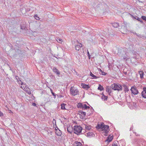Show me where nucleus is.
I'll use <instances>...</instances> for the list:
<instances>
[{
  "label": "nucleus",
  "mask_w": 146,
  "mask_h": 146,
  "mask_svg": "<svg viewBox=\"0 0 146 146\" xmlns=\"http://www.w3.org/2000/svg\"><path fill=\"white\" fill-rule=\"evenodd\" d=\"M90 76L93 77L92 78H91L92 79H96L99 78L98 77L93 74L91 72H90Z\"/></svg>",
  "instance_id": "obj_13"
},
{
  "label": "nucleus",
  "mask_w": 146,
  "mask_h": 146,
  "mask_svg": "<svg viewBox=\"0 0 146 146\" xmlns=\"http://www.w3.org/2000/svg\"><path fill=\"white\" fill-rule=\"evenodd\" d=\"M112 26L115 28H117L119 26V24L118 23H115L112 24Z\"/></svg>",
  "instance_id": "obj_20"
},
{
  "label": "nucleus",
  "mask_w": 146,
  "mask_h": 146,
  "mask_svg": "<svg viewBox=\"0 0 146 146\" xmlns=\"http://www.w3.org/2000/svg\"><path fill=\"white\" fill-rule=\"evenodd\" d=\"M87 53H88V56L89 57H90V54L89 53V52H88Z\"/></svg>",
  "instance_id": "obj_41"
},
{
  "label": "nucleus",
  "mask_w": 146,
  "mask_h": 146,
  "mask_svg": "<svg viewBox=\"0 0 146 146\" xmlns=\"http://www.w3.org/2000/svg\"><path fill=\"white\" fill-rule=\"evenodd\" d=\"M79 44L76 45L75 47V49L77 50H79L80 48L82 47V45L81 43H79Z\"/></svg>",
  "instance_id": "obj_8"
},
{
  "label": "nucleus",
  "mask_w": 146,
  "mask_h": 146,
  "mask_svg": "<svg viewBox=\"0 0 146 146\" xmlns=\"http://www.w3.org/2000/svg\"><path fill=\"white\" fill-rule=\"evenodd\" d=\"M88 136H93L94 135V134L92 132H89L87 134Z\"/></svg>",
  "instance_id": "obj_18"
},
{
  "label": "nucleus",
  "mask_w": 146,
  "mask_h": 146,
  "mask_svg": "<svg viewBox=\"0 0 146 146\" xmlns=\"http://www.w3.org/2000/svg\"><path fill=\"white\" fill-rule=\"evenodd\" d=\"M53 71L56 73V74L59 76L60 74V72L55 67H53L52 68Z\"/></svg>",
  "instance_id": "obj_5"
},
{
  "label": "nucleus",
  "mask_w": 146,
  "mask_h": 146,
  "mask_svg": "<svg viewBox=\"0 0 146 146\" xmlns=\"http://www.w3.org/2000/svg\"><path fill=\"white\" fill-rule=\"evenodd\" d=\"M81 108H82L83 110V109H87L90 108V107L88 106H87V105L85 104H82V106Z\"/></svg>",
  "instance_id": "obj_12"
},
{
  "label": "nucleus",
  "mask_w": 146,
  "mask_h": 146,
  "mask_svg": "<svg viewBox=\"0 0 146 146\" xmlns=\"http://www.w3.org/2000/svg\"><path fill=\"white\" fill-rule=\"evenodd\" d=\"M139 92H131V95L132 96H134V95L137 94Z\"/></svg>",
  "instance_id": "obj_27"
},
{
  "label": "nucleus",
  "mask_w": 146,
  "mask_h": 146,
  "mask_svg": "<svg viewBox=\"0 0 146 146\" xmlns=\"http://www.w3.org/2000/svg\"><path fill=\"white\" fill-rule=\"evenodd\" d=\"M67 130L68 132L71 133L73 131V129L72 127H68Z\"/></svg>",
  "instance_id": "obj_14"
},
{
  "label": "nucleus",
  "mask_w": 146,
  "mask_h": 146,
  "mask_svg": "<svg viewBox=\"0 0 146 146\" xmlns=\"http://www.w3.org/2000/svg\"><path fill=\"white\" fill-rule=\"evenodd\" d=\"M55 130L56 131V133L57 135L60 136L61 135V132L60 130L59 129H56V128Z\"/></svg>",
  "instance_id": "obj_11"
},
{
  "label": "nucleus",
  "mask_w": 146,
  "mask_h": 146,
  "mask_svg": "<svg viewBox=\"0 0 146 146\" xmlns=\"http://www.w3.org/2000/svg\"><path fill=\"white\" fill-rule=\"evenodd\" d=\"M141 94L143 98H146V92H142Z\"/></svg>",
  "instance_id": "obj_23"
},
{
  "label": "nucleus",
  "mask_w": 146,
  "mask_h": 146,
  "mask_svg": "<svg viewBox=\"0 0 146 146\" xmlns=\"http://www.w3.org/2000/svg\"><path fill=\"white\" fill-rule=\"evenodd\" d=\"M78 92H70V94L73 96H75L78 94Z\"/></svg>",
  "instance_id": "obj_22"
},
{
  "label": "nucleus",
  "mask_w": 146,
  "mask_h": 146,
  "mask_svg": "<svg viewBox=\"0 0 146 146\" xmlns=\"http://www.w3.org/2000/svg\"><path fill=\"white\" fill-rule=\"evenodd\" d=\"M139 73L140 75V78L141 79H142L143 78V76L144 75V74L143 72L142 71H140L139 72Z\"/></svg>",
  "instance_id": "obj_16"
},
{
  "label": "nucleus",
  "mask_w": 146,
  "mask_h": 146,
  "mask_svg": "<svg viewBox=\"0 0 146 146\" xmlns=\"http://www.w3.org/2000/svg\"><path fill=\"white\" fill-rule=\"evenodd\" d=\"M82 104L81 103H79L78 105H77V107L78 108H81L82 106Z\"/></svg>",
  "instance_id": "obj_29"
},
{
  "label": "nucleus",
  "mask_w": 146,
  "mask_h": 146,
  "mask_svg": "<svg viewBox=\"0 0 146 146\" xmlns=\"http://www.w3.org/2000/svg\"><path fill=\"white\" fill-rule=\"evenodd\" d=\"M106 74L104 72H102V75H105Z\"/></svg>",
  "instance_id": "obj_43"
},
{
  "label": "nucleus",
  "mask_w": 146,
  "mask_h": 146,
  "mask_svg": "<svg viewBox=\"0 0 146 146\" xmlns=\"http://www.w3.org/2000/svg\"><path fill=\"white\" fill-rule=\"evenodd\" d=\"M35 19L37 20H39V19H40V18L39 17H38V16H37V15H35Z\"/></svg>",
  "instance_id": "obj_31"
},
{
  "label": "nucleus",
  "mask_w": 146,
  "mask_h": 146,
  "mask_svg": "<svg viewBox=\"0 0 146 146\" xmlns=\"http://www.w3.org/2000/svg\"><path fill=\"white\" fill-rule=\"evenodd\" d=\"M143 91H146V88H143Z\"/></svg>",
  "instance_id": "obj_39"
},
{
  "label": "nucleus",
  "mask_w": 146,
  "mask_h": 146,
  "mask_svg": "<svg viewBox=\"0 0 146 146\" xmlns=\"http://www.w3.org/2000/svg\"><path fill=\"white\" fill-rule=\"evenodd\" d=\"M79 112L83 115L82 116L83 117H84L86 115V113L85 112H83L81 111H80Z\"/></svg>",
  "instance_id": "obj_25"
},
{
  "label": "nucleus",
  "mask_w": 146,
  "mask_h": 146,
  "mask_svg": "<svg viewBox=\"0 0 146 146\" xmlns=\"http://www.w3.org/2000/svg\"><path fill=\"white\" fill-rule=\"evenodd\" d=\"M136 19L138 21H140L141 23H143V21H142V20L140 18H139V17H137Z\"/></svg>",
  "instance_id": "obj_32"
},
{
  "label": "nucleus",
  "mask_w": 146,
  "mask_h": 146,
  "mask_svg": "<svg viewBox=\"0 0 146 146\" xmlns=\"http://www.w3.org/2000/svg\"><path fill=\"white\" fill-rule=\"evenodd\" d=\"M130 90L131 91H138L137 90L136 88L134 86L131 87Z\"/></svg>",
  "instance_id": "obj_17"
},
{
  "label": "nucleus",
  "mask_w": 146,
  "mask_h": 146,
  "mask_svg": "<svg viewBox=\"0 0 146 146\" xmlns=\"http://www.w3.org/2000/svg\"><path fill=\"white\" fill-rule=\"evenodd\" d=\"M52 94L53 95V96H54V98H56V95L53 92H51Z\"/></svg>",
  "instance_id": "obj_34"
},
{
  "label": "nucleus",
  "mask_w": 146,
  "mask_h": 146,
  "mask_svg": "<svg viewBox=\"0 0 146 146\" xmlns=\"http://www.w3.org/2000/svg\"><path fill=\"white\" fill-rule=\"evenodd\" d=\"M27 93H28L29 94H31V92H27Z\"/></svg>",
  "instance_id": "obj_42"
},
{
  "label": "nucleus",
  "mask_w": 146,
  "mask_h": 146,
  "mask_svg": "<svg viewBox=\"0 0 146 146\" xmlns=\"http://www.w3.org/2000/svg\"><path fill=\"white\" fill-rule=\"evenodd\" d=\"M82 144L80 142L76 141L73 144V146H82Z\"/></svg>",
  "instance_id": "obj_9"
},
{
  "label": "nucleus",
  "mask_w": 146,
  "mask_h": 146,
  "mask_svg": "<svg viewBox=\"0 0 146 146\" xmlns=\"http://www.w3.org/2000/svg\"><path fill=\"white\" fill-rule=\"evenodd\" d=\"M65 104H61V108L62 110H65Z\"/></svg>",
  "instance_id": "obj_24"
},
{
  "label": "nucleus",
  "mask_w": 146,
  "mask_h": 146,
  "mask_svg": "<svg viewBox=\"0 0 146 146\" xmlns=\"http://www.w3.org/2000/svg\"><path fill=\"white\" fill-rule=\"evenodd\" d=\"M98 89L100 91H102L104 90V88L103 86L100 84L99 85V86L98 87Z\"/></svg>",
  "instance_id": "obj_19"
},
{
  "label": "nucleus",
  "mask_w": 146,
  "mask_h": 146,
  "mask_svg": "<svg viewBox=\"0 0 146 146\" xmlns=\"http://www.w3.org/2000/svg\"><path fill=\"white\" fill-rule=\"evenodd\" d=\"M3 113L1 112V111H0V116H3Z\"/></svg>",
  "instance_id": "obj_37"
},
{
  "label": "nucleus",
  "mask_w": 146,
  "mask_h": 146,
  "mask_svg": "<svg viewBox=\"0 0 146 146\" xmlns=\"http://www.w3.org/2000/svg\"><path fill=\"white\" fill-rule=\"evenodd\" d=\"M112 146H118L115 143V142L114 143H113L112 144Z\"/></svg>",
  "instance_id": "obj_36"
},
{
  "label": "nucleus",
  "mask_w": 146,
  "mask_h": 146,
  "mask_svg": "<svg viewBox=\"0 0 146 146\" xmlns=\"http://www.w3.org/2000/svg\"><path fill=\"white\" fill-rule=\"evenodd\" d=\"M53 124H55V125H56V120H55L54 119L53 120Z\"/></svg>",
  "instance_id": "obj_35"
},
{
  "label": "nucleus",
  "mask_w": 146,
  "mask_h": 146,
  "mask_svg": "<svg viewBox=\"0 0 146 146\" xmlns=\"http://www.w3.org/2000/svg\"><path fill=\"white\" fill-rule=\"evenodd\" d=\"M122 87L120 84H114L111 86H108L106 88V91H111V89L115 90H121Z\"/></svg>",
  "instance_id": "obj_1"
},
{
  "label": "nucleus",
  "mask_w": 146,
  "mask_h": 146,
  "mask_svg": "<svg viewBox=\"0 0 146 146\" xmlns=\"http://www.w3.org/2000/svg\"><path fill=\"white\" fill-rule=\"evenodd\" d=\"M112 139L113 137H108L107 139V141L109 142H110L112 140Z\"/></svg>",
  "instance_id": "obj_30"
},
{
  "label": "nucleus",
  "mask_w": 146,
  "mask_h": 146,
  "mask_svg": "<svg viewBox=\"0 0 146 146\" xmlns=\"http://www.w3.org/2000/svg\"><path fill=\"white\" fill-rule=\"evenodd\" d=\"M102 130L104 131L105 133H107L109 131V126L104 125Z\"/></svg>",
  "instance_id": "obj_4"
},
{
  "label": "nucleus",
  "mask_w": 146,
  "mask_h": 146,
  "mask_svg": "<svg viewBox=\"0 0 146 146\" xmlns=\"http://www.w3.org/2000/svg\"><path fill=\"white\" fill-rule=\"evenodd\" d=\"M17 81L19 85L20 84L21 85V86L20 87L24 90L25 91H29V89L22 82L21 80H18Z\"/></svg>",
  "instance_id": "obj_3"
},
{
  "label": "nucleus",
  "mask_w": 146,
  "mask_h": 146,
  "mask_svg": "<svg viewBox=\"0 0 146 146\" xmlns=\"http://www.w3.org/2000/svg\"><path fill=\"white\" fill-rule=\"evenodd\" d=\"M82 129L80 125H75L74 126V133L79 135L81 132Z\"/></svg>",
  "instance_id": "obj_2"
},
{
  "label": "nucleus",
  "mask_w": 146,
  "mask_h": 146,
  "mask_svg": "<svg viewBox=\"0 0 146 146\" xmlns=\"http://www.w3.org/2000/svg\"><path fill=\"white\" fill-rule=\"evenodd\" d=\"M81 86L83 88L86 89V90H88L90 88L88 85H86L83 83L81 84Z\"/></svg>",
  "instance_id": "obj_7"
},
{
  "label": "nucleus",
  "mask_w": 146,
  "mask_h": 146,
  "mask_svg": "<svg viewBox=\"0 0 146 146\" xmlns=\"http://www.w3.org/2000/svg\"><path fill=\"white\" fill-rule=\"evenodd\" d=\"M57 127V128H56V129H58V128L57 127Z\"/></svg>",
  "instance_id": "obj_44"
},
{
  "label": "nucleus",
  "mask_w": 146,
  "mask_h": 146,
  "mask_svg": "<svg viewBox=\"0 0 146 146\" xmlns=\"http://www.w3.org/2000/svg\"><path fill=\"white\" fill-rule=\"evenodd\" d=\"M102 99L104 100H106L108 99V96H105L103 94L102 97Z\"/></svg>",
  "instance_id": "obj_15"
},
{
  "label": "nucleus",
  "mask_w": 146,
  "mask_h": 146,
  "mask_svg": "<svg viewBox=\"0 0 146 146\" xmlns=\"http://www.w3.org/2000/svg\"><path fill=\"white\" fill-rule=\"evenodd\" d=\"M70 91H71V89H70Z\"/></svg>",
  "instance_id": "obj_45"
},
{
  "label": "nucleus",
  "mask_w": 146,
  "mask_h": 146,
  "mask_svg": "<svg viewBox=\"0 0 146 146\" xmlns=\"http://www.w3.org/2000/svg\"><path fill=\"white\" fill-rule=\"evenodd\" d=\"M56 40L59 43H61V42H62V40L59 38H57L56 39Z\"/></svg>",
  "instance_id": "obj_26"
},
{
  "label": "nucleus",
  "mask_w": 146,
  "mask_h": 146,
  "mask_svg": "<svg viewBox=\"0 0 146 146\" xmlns=\"http://www.w3.org/2000/svg\"><path fill=\"white\" fill-rule=\"evenodd\" d=\"M141 18L143 20H145L146 21V17L145 16H142L141 17Z\"/></svg>",
  "instance_id": "obj_33"
},
{
  "label": "nucleus",
  "mask_w": 146,
  "mask_h": 146,
  "mask_svg": "<svg viewBox=\"0 0 146 146\" xmlns=\"http://www.w3.org/2000/svg\"><path fill=\"white\" fill-rule=\"evenodd\" d=\"M32 105L34 106H36V104L35 103H33L32 104Z\"/></svg>",
  "instance_id": "obj_40"
},
{
  "label": "nucleus",
  "mask_w": 146,
  "mask_h": 146,
  "mask_svg": "<svg viewBox=\"0 0 146 146\" xmlns=\"http://www.w3.org/2000/svg\"><path fill=\"white\" fill-rule=\"evenodd\" d=\"M104 125V123H100V124L97 125L96 127L97 129H102Z\"/></svg>",
  "instance_id": "obj_6"
},
{
  "label": "nucleus",
  "mask_w": 146,
  "mask_h": 146,
  "mask_svg": "<svg viewBox=\"0 0 146 146\" xmlns=\"http://www.w3.org/2000/svg\"><path fill=\"white\" fill-rule=\"evenodd\" d=\"M16 79H17V80L18 81V80H19V77L18 76H16Z\"/></svg>",
  "instance_id": "obj_38"
},
{
  "label": "nucleus",
  "mask_w": 146,
  "mask_h": 146,
  "mask_svg": "<svg viewBox=\"0 0 146 146\" xmlns=\"http://www.w3.org/2000/svg\"><path fill=\"white\" fill-rule=\"evenodd\" d=\"M123 87L124 88V91H129V89L128 88V87H127L125 85H124L123 86Z\"/></svg>",
  "instance_id": "obj_21"
},
{
  "label": "nucleus",
  "mask_w": 146,
  "mask_h": 146,
  "mask_svg": "<svg viewBox=\"0 0 146 146\" xmlns=\"http://www.w3.org/2000/svg\"><path fill=\"white\" fill-rule=\"evenodd\" d=\"M85 128L86 129L90 130L91 129V126L90 125H86L85 126Z\"/></svg>",
  "instance_id": "obj_28"
},
{
  "label": "nucleus",
  "mask_w": 146,
  "mask_h": 146,
  "mask_svg": "<svg viewBox=\"0 0 146 146\" xmlns=\"http://www.w3.org/2000/svg\"><path fill=\"white\" fill-rule=\"evenodd\" d=\"M121 57H123V59L124 60H127V59H129V58H127V57L126 55V54L125 53L124 54H121V55H119Z\"/></svg>",
  "instance_id": "obj_10"
}]
</instances>
